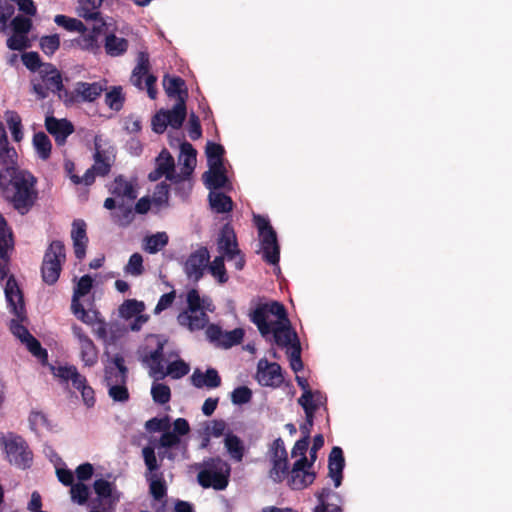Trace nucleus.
I'll list each match as a JSON object with an SVG mask.
<instances>
[{"instance_id":"obj_1","label":"nucleus","mask_w":512,"mask_h":512,"mask_svg":"<svg viewBox=\"0 0 512 512\" xmlns=\"http://www.w3.org/2000/svg\"><path fill=\"white\" fill-rule=\"evenodd\" d=\"M250 321L256 325L263 337L273 335L275 343L280 347L290 346L299 341L298 335L291 327L285 306L278 301L258 303L249 313Z\"/></svg>"},{"instance_id":"obj_2","label":"nucleus","mask_w":512,"mask_h":512,"mask_svg":"<svg viewBox=\"0 0 512 512\" xmlns=\"http://www.w3.org/2000/svg\"><path fill=\"white\" fill-rule=\"evenodd\" d=\"M36 182L34 175L21 169L17 162H10L0 169L1 195L22 215L28 213L37 200Z\"/></svg>"},{"instance_id":"obj_3","label":"nucleus","mask_w":512,"mask_h":512,"mask_svg":"<svg viewBox=\"0 0 512 512\" xmlns=\"http://www.w3.org/2000/svg\"><path fill=\"white\" fill-rule=\"evenodd\" d=\"M197 474L199 485L205 489L213 488L222 491L227 488L230 480L231 466L220 457H210L198 465Z\"/></svg>"},{"instance_id":"obj_4","label":"nucleus","mask_w":512,"mask_h":512,"mask_svg":"<svg viewBox=\"0 0 512 512\" xmlns=\"http://www.w3.org/2000/svg\"><path fill=\"white\" fill-rule=\"evenodd\" d=\"M0 444L3 447L7 461L11 465L23 470L31 467L33 452L22 436L13 432L1 434Z\"/></svg>"},{"instance_id":"obj_5","label":"nucleus","mask_w":512,"mask_h":512,"mask_svg":"<svg viewBox=\"0 0 512 512\" xmlns=\"http://www.w3.org/2000/svg\"><path fill=\"white\" fill-rule=\"evenodd\" d=\"M66 261L65 245L60 240L52 241L45 250L41 264V278L47 285H54L62 272Z\"/></svg>"},{"instance_id":"obj_6","label":"nucleus","mask_w":512,"mask_h":512,"mask_svg":"<svg viewBox=\"0 0 512 512\" xmlns=\"http://www.w3.org/2000/svg\"><path fill=\"white\" fill-rule=\"evenodd\" d=\"M254 223L261 238L263 260L271 265L278 264L280 260V246L275 230L264 216L254 215Z\"/></svg>"},{"instance_id":"obj_7","label":"nucleus","mask_w":512,"mask_h":512,"mask_svg":"<svg viewBox=\"0 0 512 512\" xmlns=\"http://www.w3.org/2000/svg\"><path fill=\"white\" fill-rule=\"evenodd\" d=\"M41 81L32 80L33 92L39 99L48 97L49 92L60 94L68 89L64 88L60 71L51 63H45L39 71Z\"/></svg>"},{"instance_id":"obj_8","label":"nucleus","mask_w":512,"mask_h":512,"mask_svg":"<svg viewBox=\"0 0 512 512\" xmlns=\"http://www.w3.org/2000/svg\"><path fill=\"white\" fill-rule=\"evenodd\" d=\"M175 162H160V165L149 173V180L157 181L163 175L172 183L178 184L188 181L196 167V162H178L179 171Z\"/></svg>"},{"instance_id":"obj_9","label":"nucleus","mask_w":512,"mask_h":512,"mask_svg":"<svg viewBox=\"0 0 512 512\" xmlns=\"http://www.w3.org/2000/svg\"><path fill=\"white\" fill-rule=\"evenodd\" d=\"M104 91V87L98 83H88L79 81L75 84L73 90H67L60 94V100L66 106H71L82 102H93L99 98Z\"/></svg>"},{"instance_id":"obj_10","label":"nucleus","mask_w":512,"mask_h":512,"mask_svg":"<svg viewBox=\"0 0 512 512\" xmlns=\"http://www.w3.org/2000/svg\"><path fill=\"white\" fill-rule=\"evenodd\" d=\"M150 61L149 54L147 52H139L137 57V65L134 67L130 81L131 83L140 90L144 89L143 77H145V87L147 89L148 96L151 99H155L157 96V89L155 87L157 78L153 74L149 73Z\"/></svg>"},{"instance_id":"obj_11","label":"nucleus","mask_w":512,"mask_h":512,"mask_svg":"<svg viewBox=\"0 0 512 512\" xmlns=\"http://www.w3.org/2000/svg\"><path fill=\"white\" fill-rule=\"evenodd\" d=\"M306 464L307 458L297 459L289 470L286 481L292 490H303L315 481L316 473Z\"/></svg>"},{"instance_id":"obj_12","label":"nucleus","mask_w":512,"mask_h":512,"mask_svg":"<svg viewBox=\"0 0 512 512\" xmlns=\"http://www.w3.org/2000/svg\"><path fill=\"white\" fill-rule=\"evenodd\" d=\"M148 340H154L156 346L153 350H145L141 356V362L149 368L151 376L159 379L164 371V346L167 341L158 335H151Z\"/></svg>"},{"instance_id":"obj_13","label":"nucleus","mask_w":512,"mask_h":512,"mask_svg":"<svg viewBox=\"0 0 512 512\" xmlns=\"http://www.w3.org/2000/svg\"><path fill=\"white\" fill-rule=\"evenodd\" d=\"M256 378L261 386L279 387L283 381L282 368L276 362L260 359L257 365Z\"/></svg>"},{"instance_id":"obj_14","label":"nucleus","mask_w":512,"mask_h":512,"mask_svg":"<svg viewBox=\"0 0 512 512\" xmlns=\"http://www.w3.org/2000/svg\"><path fill=\"white\" fill-rule=\"evenodd\" d=\"M210 259L209 251L206 247H200L192 252L184 264V271L187 277L194 282H198L204 274V269Z\"/></svg>"},{"instance_id":"obj_15","label":"nucleus","mask_w":512,"mask_h":512,"mask_svg":"<svg viewBox=\"0 0 512 512\" xmlns=\"http://www.w3.org/2000/svg\"><path fill=\"white\" fill-rule=\"evenodd\" d=\"M74 164L75 162H66L65 169L71 181L76 185L84 184L89 186L94 183L96 175L104 176L108 174L111 169L109 162H95V164L91 168L87 169L84 175L80 177L73 173L75 168Z\"/></svg>"},{"instance_id":"obj_16","label":"nucleus","mask_w":512,"mask_h":512,"mask_svg":"<svg viewBox=\"0 0 512 512\" xmlns=\"http://www.w3.org/2000/svg\"><path fill=\"white\" fill-rule=\"evenodd\" d=\"M73 335L78 339L80 358L85 366L92 367L98 361V350L92 339L78 325L72 326Z\"/></svg>"},{"instance_id":"obj_17","label":"nucleus","mask_w":512,"mask_h":512,"mask_svg":"<svg viewBox=\"0 0 512 512\" xmlns=\"http://www.w3.org/2000/svg\"><path fill=\"white\" fill-rule=\"evenodd\" d=\"M318 504L313 512H343L341 495L329 487H324L315 494Z\"/></svg>"},{"instance_id":"obj_18","label":"nucleus","mask_w":512,"mask_h":512,"mask_svg":"<svg viewBox=\"0 0 512 512\" xmlns=\"http://www.w3.org/2000/svg\"><path fill=\"white\" fill-rule=\"evenodd\" d=\"M45 127L51 134L57 145H63L68 136L74 132V126L66 118L58 119L54 116H47L45 119Z\"/></svg>"},{"instance_id":"obj_19","label":"nucleus","mask_w":512,"mask_h":512,"mask_svg":"<svg viewBox=\"0 0 512 512\" xmlns=\"http://www.w3.org/2000/svg\"><path fill=\"white\" fill-rule=\"evenodd\" d=\"M218 251L228 260H232L235 255L240 254L236 234L230 224H225L220 231L217 241Z\"/></svg>"},{"instance_id":"obj_20","label":"nucleus","mask_w":512,"mask_h":512,"mask_svg":"<svg viewBox=\"0 0 512 512\" xmlns=\"http://www.w3.org/2000/svg\"><path fill=\"white\" fill-rule=\"evenodd\" d=\"M5 296L11 312L18 318L19 321L25 319V304L23 294L19 289L16 281L12 278L8 279L5 287Z\"/></svg>"},{"instance_id":"obj_21","label":"nucleus","mask_w":512,"mask_h":512,"mask_svg":"<svg viewBox=\"0 0 512 512\" xmlns=\"http://www.w3.org/2000/svg\"><path fill=\"white\" fill-rule=\"evenodd\" d=\"M210 168L204 173L206 187L211 191L223 188L228 181L225 162H209Z\"/></svg>"},{"instance_id":"obj_22","label":"nucleus","mask_w":512,"mask_h":512,"mask_svg":"<svg viewBox=\"0 0 512 512\" xmlns=\"http://www.w3.org/2000/svg\"><path fill=\"white\" fill-rule=\"evenodd\" d=\"M86 223L82 219H76L72 223L71 238L75 257L82 260L86 255L88 237L86 233Z\"/></svg>"},{"instance_id":"obj_23","label":"nucleus","mask_w":512,"mask_h":512,"mask_svg":"<svg viewBox=\"0 0 512 512\" xmlns=\"http://www.w3.org/2000/svg\"><path fill=\"white\" fill-rule=\"evenodd\" d=\"M344 467L345 459L343 451L340 447L335 446L332 448L328 457V476L333 480L336 488L342 483Z\"/></svg>"},{"instance_id":"obj_24","label":"nucleus","mask_w":512,"mask_h":512,"mask_svg":"<svg viewBox=\"0 0 512 512\" xmlns=\"http://www.w3.org/2000/svg\"><path fill=\"white\" fill-rule=\"evenodd\" d=\"M104 0H77L76 8L79 17L85 20L98 21L101 25H105V21L100 12Z\"/></svg>"},{"instance_id":"obj_25","label":"nucleus","mask_w":512,"mask_h":512,"mask_svg":"<svg viewBox=\"0 0 512 512\" xmlns=\"http://www.w3.org/2000/svg\"><path fill=\"white\" fill-rule=\"evenodd\" d=\"M163 87L168 97L176 98L177 101L183 99L186 102L188 91L186 83L181 77L165 75L163 77Z\"/></svg>"},{"instance_id":"obj_26","label":"nucleus","mask_w":512,"mask_h":512,"mask_svg":"<svg viewBox=\"0 0 512 512\" xmlns=\"http://www.w3.org/2000/svg\"><path fill=\"white\" fill-rule=\"evenodd\" d=\"M192 384L196 388H217L221 385V377L214 368H208L205 373L196 369L191 376Z\"/></svg>"},{"instance_id":"obj_27","label":"nucleus","mask_w":512,"mask_h":512,"mask_svg":"<svg viewBox=\"0 0 512 512\" xmlns=\"http://www.w3.org/2000/svg\"><path fill=\"white\" fill-rule=\"evenodd\" d=\"M55 375L65 383L71 381L73 387L78 391L88 385L86 377L81 375L74 365L57 367Z\"/></svg>"},{"instance_id":"obj_28","label":"nucleus","mask_w":512,"mask_h":512,"mask_svg":"<svg viewBox=\"0 0 512 512\" xmlns=\"http://www.w3.org/2000/svg\"><path fill=\"white\" fill-rule=\"evenodd\" d=\"M306 402V396L300 397L298 399V404L303 408L305 412V422L302 425H300V431L303 437L310 438L311 429L314 424V416L322 402L309 404H306Z\"/></svg>"},{"instance_id":"obj_29","label":"nucleus","mask_w":512,"mask_h":512,"mask_svg":"<svg viewBox=\"0 0 512 512\" xmlns=\"http://www.w3.org/2000/svg\"><path fill=\"white\" fill-rule=\"evenodd\" d=\"M177 320L180 325L187 326L190 331H197L203 329L206 326L208 322V316L203 311H201L199 314L184 311L178 315Z\"/></svg>"},{"instance_id":"obj_30","label":"nucleus","mask_w":512,"mask_h":512,"mask_svg":"<svg viewBox=\"0 0 512 512\" xmlns=\"http://www.w3.org/2000/svg\"><path fill=\"white\" fill-rule=\"evenodd\" d=\"M224 446L230 458L235 462H241L245 455V446L243 441L232 432L225 435Z\"/></svg>"},{"instance_id":"obj_31","label":"nucleus","mask_w":512,"mask_h":512,"mask_svg":"<svg viewBox=\"0 0 512 512\" xmlns=\"http://www.w3.org/2000/svg\"><path fill=\"white\" fill-rule=\"evenodd\" d=\"M208 200L211 209L217 214L231 212L233 209V201L230 196L223 192L210 191Z\"/></svg>"},{"instance_id":"obj_32","label":"nucleus","mask_w":512,"mask_h":512,"mask_svg":"<svg viewBox=\"0 0 512 512\" xmlns=\"http://www.w3.org/2000/svg\"><path fill=\"white\" fill-rule=\"evenodd\" d=\"M110 191L117 197H126L129 200L137 198V192L133 185L121 175L115 178Z\"/></svg>"},{"instance_id":"obj_33","label":"nucleus","mask_w":512,"mask_h":512,"mask_svg":"<svg viewBox=\"0 0 512 512\" xmlns=\"http://www.w3.org/2000/svg\"><path fill=\"white\" fill-rule=\"evenodd\" d=\"M167 117L169 118V126L173 129H179L183 125V122L187 116L186 102L183 99L177 101L176 104L170 110H165Z\"/></svg>"},{"instance_id":"obj_34","label":"nucleus","mask_w":512,"mask_h":512,"mask_svg":"<svg viewBox=\"0 0 512 512\" xmlns=\"http://www.w3.org/2000/svg\"><path fill=\"white\" fill-rule=\"evenodd\" d=\"M101 32V27H93L89 33L84 32L75 41L76 44L86 51L96 52L100 45L98 42V35Z\"/></svg>"},{"instance_id":"obj_35","label":"nucleus","mask_w":512,"mask_h":512,"mask_svg":"<svg viewBox=\"0 0 512 512\" xmlns=\"http://www.w3.org/2000/svg\"><path fill=\"white\" fill-rule=\"evenodd\" d=\"M128 49V41L125 38L117 37L115 34H109L105 39L106 53L112 57L124 54Z\"/></svg>"},{"instance_id":"obj_36","label":"nucleus","mask_w":512,"mask_h":512,"mask_svg":"<svg viewBox=\"0 0 512 512\" xmlns=\"http://www.w3.org/2000/svg\"><path fill=\"white\" fill-rule=\"evenodd\" d=\"M271 468L268 472L270 479L274 483L283 482L289 473V459L283 458L280 460L270 461Z\"/></svg>"},{"instance_id":"obj_37","label":"nucleus","mask_w":512,"mask_h":512,"mask_svg":"<svg viewBox=\"0 0 512 512\" xmlns=\"http://www.w3.org/2000/svg\"><path fill=\"white\" fill-rule=\"evenodd\" d=\"M94 149V160H110L111 157L115 156L114 147L103 135L94 137Z\"/></svg>"},{"instance_id":"obj_38","label":"nucleus","mask_w":512,"mask_h":512,"mask_svg":"<svg viewBox=\"0 0 512 512\" xmlns=\"http://www.w3.org/2000/svg\"><path fill=\"white\" fill-rule=\"evenodd\" d=\"M54 22L64 28L65 30L69 31V32H78L80 34H83L84 32L87 31V27L84 25V23L77 19V18H72V17H68L66 15H63V14H58L54 17Z\"/></svg>"},{"instance_id":"obj_39","label":"nucleus","mask_w":512,"mask_h":512,"mask_svg":"<svg viewBox=\"0 0 512 512\" xmlns=\"http://www.w3.org/2000/svg\"><path fill=\"white\" fill-rule=\"evenodd\" d=\"M93 489L98 498L93 500V508H98L103 500H107L112 496L113 484L104 479H97L93 484Z\"/></svg>"},{"instance_id":"obj_40","label":"nucleus","mask_w":512,"mask_h":512,"mask_svg":"<svg viewBox=\"0 0 512 512\" xmlns=\"http://www.w3.org/2000/svg\"><path fill=\"white\" fill-rule=\"evenodd\" d=\"M125 103V95L121 86H113L105 95V104L113 111L119 112Z\"/></svg>"},{"instance_id":"obj_41","label":"nucleus","mask_w":512,"mask_h":512,"mask_svg":"<svg viewBox=\"0 0 512 512\" xmlns=\"http://www.w3.org/2000/svg\"><path fill=\"white\" fill-rule=\"evenodd\" d=\"M149 481V491L155 500H161L167 494V486L163 479L162 473L160 475L152 474L147 478Z\"/></svg>"},{"instance_id":"obj_42","label":"nucleus","mask_w":512,"mask_h":512,"mask_svg":"<svg viewBox=\"0 0 512 512\" xmlns=\"http://www.w3.org/2000/svg\"><path fill=\"white\" fill-rule=\"evenodd\" d=\"M145 310V305L142 301L136 299H128L123 302L119 307V313L122 318L130 319L134 316L141 314Z\"/></svg>"},{"instance_id":"obj_43","label":"nucleus","mask_w":512,"mask_h":512,"mask_svg":"<svg viewBox=\"0 0 512 512\" xmlns=\"http://www.w3.org/2000/svg\"><path fill=\"white\" fill-rule=\"evenodd\" d=\"M189 365L181 359L168 364L166 371H163L159 379L171 376L173 379H180L189 373Z\"/></svg>"},{"instance_id":"obj_44","label":"nucleus","mask_w":512,"mask_h":512,"mask_svg":"<svg viewBox=\"0 0 512 512\" xmlns=\"http://www.w3.org/2000/svg\"><path fill=\"white\" fill-rule=\"evenodd\" d=\"M14 248L13 233L11 229H0V259L9 262V251Z\"/></svg>"},{"instance_id":"obj_45","label":"nucleus","mask_w":512,"mask_h":512,"mask_svg":"<svg viewBox=\"0 0 512 512\" xmlns=\"http://www.w3.org/2000/svg\"><path fill=\"white\" fill-rule=\"evenodd\" d=\"M33 145L41 159H47L50 156L52 144L44 132L34 134Z\"/></svg>"},{"instance_id":"obj_46","label":"nucleus","mask_w":512,"mask_h":512,"mask_svg":"<svg viewBox=\"0 0 512 512\" xmlns=\"http://www.w3.org/2000/svg\"><path fill=\"white\" fill-rule=\"evenodd\" d=\"M168 243V236L165 232H158L146 238L145 250L150 254L157 253Z\"/></svg>"},{"instance_id":"obj_47","label":"nucleus","mask_w":512,"mask_h":512,"mask_svg":"<svg viewBox=\"0 0 512 512\" xmlns=\"http://www.w3.org/2000/svg\"><path fill=\"white\" fill-rule=\"evenodd\" d=\"M6 121L14 141L19 142L23 138L20 116L15 111H8L6 113Z\"/></svg>"},{"instance_id":"obj_48","label":"nucleus","mask_w":512,"mask_h":512,"mask_svg":"<svg viewBox=\"0 0 512 512\" xmlns=\"http://www.w3.org/2000/svg\"><path fill=\"white\" fill-rule=\"evenodd\" d=\"M295 380L298 386L303 390V393L300 397L306 396V404L322 402L321 392L318 390L312 391L306 378L297 375Z\"/></svg>"},{"instance_id":"obj_49","label":"nucleus","mask_w":512,"mask_h":512,"mask_svg":"<svg viewBox=\"0 0 512 512\" xmlns=\"http://www.w3.org/2000/svg\"><path fill=\"white\" fill-rule=\"evenodd\" d=\"M6 46L13 51H23L31 47L28 34L13 33L7 40Z\"/></svg>"},{"instance_id":"obj_50","label":"nucleus","mask_w":512,"mask_h":512,"mask_svg":"<svg viewBox=\"0 0 512 512\" xmlns=\"http://www.w3.org/2000/svg\"><path fill=\"white\" fill-rule=\"evenodd\" d=\"M39 46L44 54L52 56L60 47V37L58 34L42 36Z\"/></svg>"},{"instance_id":"obj_51","label":"nucleus","mask_w":512,"mask_h":512,"mask_svg":"<svg viewBox=\"0 0 512 512\" xmlns=\"http://www.w3.org/2000/svg\"><path fill=\"white\" fill-rule=\"evenodd\" d=\"M269 461L288 458V453L281 437L276 438L269 446L266 453Z\"/></svg>"},{"instance_id":"obj_52","label":"nucleus","mask_w":512,"mask_h":512,"mask_svg":"<svg viewBox=\"0 0 512 512\" xmlns=\"http://www.w3.org/2000/svg\"><path fill=\"white\" fill-rule=\"evenodd\" d=\"M29 425L32 431L38 433L42 429H51L47 416L41 411H32L29 415Z\"/></svg>"},{"instance_id":"obj_53","label":"nucleus","mask_w":512,"mask_h":512,"mask_svg":"<svg viewBox=\"0 0 512 512\" xmlns=\"http://www.w3.org/2000/svg\"><path fill=\"white\" fill-rule=\"evenodd\" d=\"M151 395L154 402L164 405L171 399V390L166 384L156 383L152 385Z\"/></svg>"},{"instance_id":"obj_54","label":"nucleus","mask_w":512,"mask_h":512,"mask_svg":"<svg viewBox=\"0 0 512 512\" xmlns=\"http://www.w3.org/2000/svg\"><path fill=\"white\" fill-rule=\"evenodd\" d=\"M244 337V330L242 328H235L231 331L223 332L221 345L224 348H230L242 342Z\"/></svg>"},{"instance_id":"obj_55","label":"nucleus","mask_w":512,"mask_h":512,"mask_svg":"<svg viewBox=\"0 0 512 512\" xmlns=\"http://www.w3.org/2000/svg\"><path fill=\"white\" fill-rule=\"evenodd\" d=\"M224 257L223 255L215 257L213 262L211 263L209 270L211 274L218 278V281L223 284L228 281V276L226 273V268L224 264Z\"/></svg>"},{"instance_id":"obj_56","label":"nucleus","mask_w":512,"mask_h":512,"mask_svg":"<svg viewBox=\"0 0 512 512\" xmlns=\"http://www.w3.org/2000/svg\"><path fill=\"white\" fill-rule=\"evenodd\" d=\"M14 156H16V151L9 146L6 131L0 123V160H13Z\"/></svg>"},{"instance_id":"obj_57","label":"nucleus","mask_w":512,"mask_h":512,"mask_svg":"<svg viewBox=\"0 0 512 512\" xmlns=\"http://www.w3.org/2000/svg\"><path fill=\"white\" fill-rule=\"evenodd\" d=\"M13 33L17 34H29L32 29L33 23L30 18L22 15L15 16L10 23Z\"/></svg>"},{"instance_id":"obj_58","label":"nucleus","mask_w":512,"mask_h":512,"mask_svg":"<svg viewBox=\"0 0 512 512\" xmlns=\"http://www.w3.org/2000/svg\"><path fill=\"white\" fill-rule=\"evenodd\" d=\"M70 493L72 500L80 505L85 504L90 495L88 486L82 482L73 484L71 486Z\"/></svg>"},{"instance_id":"obj_59","label":"nucleus","mask_w":512,"mask_h":512,"mask_svg":"<svg viewBox=\"0 0 512 512\" xmlns=\"http://www.w3.org/2000/svg\"><path fill=\"white\" fill-rule=\"evenodd\" d=\"M128 372L112 368L105 370V382L107 387L119 384H126Z\"/></svg>"},{"instance_id":"obj_60","label":"nucleus","mask_w":512,"mask_h":512,"mask_svg":"<svg viewBox=\"0 0 512 512\" xmlns=\"http://www.w3.org/2000/svg\"><path fill=\"white\" fill-rule=\"evenodd\" d=\"M127 274L140 276L144 272L143 257L140 253H134L130 256L127 265L124 268Z\"/></svg>"},{"instance_id":"obj_61","label":"nucleus","mask_w":512,"mask_h":512,"mask_svg":"<svg viewBox=\"0 0 512 512\" xmlns=\"http://www.w3.org/2000/svg\"><path fill=\"white\" fill-rule=\"evenodd\" d=\"M22 343L26 345L27 349L33 356L40 360L47 359L48 354L46 349L41 346L40 342L33 335H29V337H27Z\"/></svg>"},{"instance_id":"obj_62","label":"nucleus","mask_w":512,"mask_h":512,"mask_svg":"<svg viewBox=\"0 0 512 512\" xmlns=\"http://www.w3.org/2000/svg\"><path fill=\"white\" fill-rule=\"evenodd\" d=\"M15 12L14 5L8 0H0V32H6L7 21Z\"/></svg>"},{"instance_id":"obj_63","label":"nucleus","mask_w":512,"mask_h":512,"mask_svg":"<svg viewBox=\"0 0 512 512\" xmlns=\"http://www.w3.org/2000/svg\"><path fill=\"white\" fill-rule=\"evenodd\" d=\"M145 428L148 432L154 433V432H165L166 430L170 429V419L168 416H165L163 418H151L145 423Z\"/></svg>"},{"instance_id":"obj_64","label":"nucleus","mask_w":512,"mask_h":512,"mask_svg":"<svg viewBox=\"0 0 512 512\" xmlns=\"http://www.w3.org/2000/svg\"><path fill=\"white\" fill-rule=\"evenodd\" d=\"M22 62L30 71H40L45 63L41 62L37 52H25L21 56Z\"/></svg>"}]
</instances>
